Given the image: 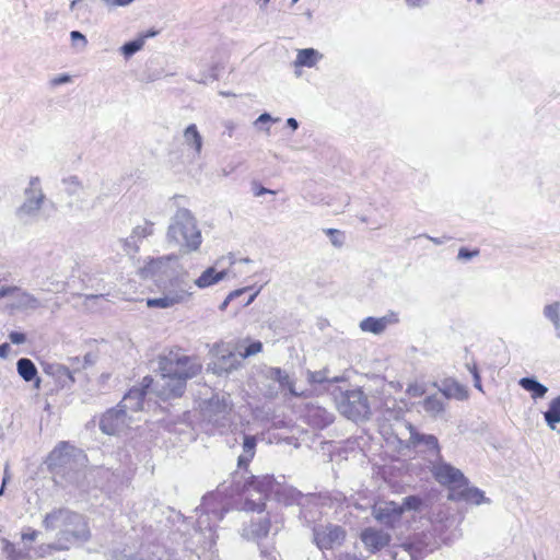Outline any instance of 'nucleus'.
<instances>
[{
  "label": "nucleus",
  "instance_id": "1",
  "mask_svg": "<svg viewBox=\"0 0 560 560\" xmlns=\"http://www.w3.org/2000/svg\"><path fill=\"white\" fill-rule=\"evenodd\" d=\"M202 365L195 355L185 354L179 348L171 349L160 357L159 370L165 380L160 395L163 399L180 397L188 380L201 372Z\"/></svg>",
  "mask_w": 560,
  "mask_h": 560
},
{
  "label": "nucleus",
  "instance_id": "2",
  "mask_svg": "<svg viewBox=\"0 0 560 560\" xmlns=\"http://www.w3.org/2000/svg\"><path fill=\"white\" fill-rule=\"evenodd\" d=\"M43 527L46 530H56V541L42 546L40 549L52 551L69 550L74 540L88 541L90 539V529L84 517L68 509H55L47 513L43 520Z\"/></svg>",
  "mask_w": 560,
  "mask_h": 560
},
{
  "label": "nucleus",
  "instance_id": "3",
  "mask_svg": "<svg viewBox=\"0 0 560 560\" xmlns=\"http://www.w3.org/2000/svg\"><path fill=\"white\" fill-rule=\"evenodd\" d=\"M431 472L440 485L448 489L450 500L474 502L477 504L482 502L483 493L477 488L468 487V480L459 469L440 462L432 466Z\"/></svg>",
  "mask_w": 560,
  "mask_h": 560
},
{
  "label": "nucleus",
  "instance_id": "4",
  "mask_svg": "<svg viewBox=\"0 0 560 560\" xmlns=\"http://www.w3.org/2000/svg\"><path fill=\"white\" fill-rule=\"evenodd\" d=\"M24 200L16 208L15 218L23 224H32L39 218V212L46 201V195L42 187V179L32 176L23 190Z\"/></svg>",
  "mask_w": 560,
  "mask_h": 560
},
{
  "label": "nucleus",
  "instance_id": "5",
  "mask_svg": "<svg viewBox=\"0 0 560 560\" xmlns=\"http://www.w3.org/2000/svg\"><path fill=\"white\" fill-rule=\"evenodd\" d=\"M168 237L180 245L185 253L197 250L201 244V233L195 219L186 213L170 226Z\"/></svg>",
  "mask_w": 560,
  "mask_h": 560
},
{
  "label": "nucleus",
  "instance_id": "6",
  "mask_svg": "<svg viewBox=\"0 0 560 560\" xmlns=\"http://www.w3.org/2000/svg\"><path fill=\"white\" fill-rule=\"evenodd\" d=\"M63 191L69 198L68 208L72 211H85L89 207V199L92 190V180L84 183L77 175L62 179Z\"/></svg>",
  "mask_w": 560,
  "mask_h": 560
},
{
  "label": "nucleus",
  "instance_id": "7",
  "mask_svg": "<svg viewBox=\"0 0 560 560\" xmlns=\"http://www.w3.org/2000/svg\"><path fill=\"white\" fill-rule=\"evenodd\" d=\"M137 422L132 415H125L117 407L106 411L100 421V429L108 435H118L125 433Z\"/></svg>",
  "mask_w": 560,
  "mask_h": 560
},
{
  "label": "nucleus",
  "instance_id": "8",
  "mask_svg": "<svg viewBox=\"0 0 560 560\" xmlns=\"http://www.w3.org/2000/svg\"><path fill=\"white\" fill-rule=\"evenodd\" d=\"M177 261L176 255H168L164 257H158L150 259L142 268V273L145 278H152L153 280L167 278L175 272L174 264Z\"/></svg>",
  "mask_w": 560,
  "mask_h": 560
},
{
  "label": "nucleus",
  "instance_id": "9",
  "mask_svg": "<svg viewBox=\"0 0 560 560\" xmlns=\"http://www.w3.org/2000/svg\"><path fill=\"white\" fill-rule=\"evenodd\" d=\"M374 518L388 528H395L401 521L404 506L397 502L386 501L373 508Z\"/></svg>",
  "mask_w": 560,
  "mask_h": 560
},
{
  "label": "nucleus",
  "instance_id": "10",
  "mask_svg": "<svg viewBox=\"0 0 560 560\" xmlns=\"http://www.w3.org/2000/svg\"><path fill=\"white\" fill-rule=\"evenodd\" d=\"M346 538V530L338 525H326L315 530V541L320 549L340 546Z\"/></svg>",
  "mask_w": 560,
  "mask_h": 560
},
{
  "label": "nucleus",
  "instance_id": "11",
  "mask_svg": "<svg viewBox=\"0 0 560 560\" xmlns=\"http://www.w3.org/2000/svg\"><path fill=\"white\" fill-rule=\"evenodd\" d=\"M360 539L369 552L376 553L389 545L392 537L382 529L366 527L361 532Z\"/></svg>",
  "mask_w": 560,
  "mask_h": 560
},
{
  "label": "nucleus",
  "instance_id": "12",
  "mask_svg": "<svg viewBox=\"0 0 560 560\" xmlns=\"http://www.w3.org/2000/svg\"><path fill=\"white\" fill-rule=\"evenodd\" d=\"M189 293L184 289H170L166 294L161 298L148 299V307L168 308L182 303Z\"/></svg>",
  "mask_w": 560,
  "mask_h": 560
},
{
  "label": "nucleus",
  "instance_id": "13",
  "mask_svg": "<svg viewBox=\"0 0 560 560\" xmlns=\"http://www.w3.org/2000/svg\"><path fill=\"white\" fill-rule=\"evenodd\" d=\"M397 322L398 319L394 314L383 317L370 316L361 320L360 328L362 331L380 335L384 332L389 325L395 324Z\"/></svg>",
  "mask_w": 560,
  "mask_h": 560
},
{
  "label": "nucleus",
  "instance_id": "14",
  "mask_svg": "<svg viewBox=\"0 0 560 560\" xmlns=\"http://www.w3.org/2000/svg\"><path fill=\"white\" fill-rule=\"evenodd\" d=\"M273 487V478L271 476H250L243 483L241 491H255L259 494L267 495Z\"/></svg>",
  "mask_w": 560,
  "mask_h": 560
},
{
  "label": "nucleus",
  "instance_id": "15",
  "mask_svg": "<svg viewBox=\"0 0 560 560\" xmlns=\"http://www.w3.org/2000/svg\"><path fill=\"white\" fill-rule=\"evenodd\" d=\"M73 447L67 442H60L49 454V466L62 468L70 464Z\"/></svg>",
  "mask_w": 560,
  "mask_h": 560
},
{
  "label": "nucleus",
  "instance_id": "16",
  "mask_svg": "<svg viewBox=\"0 0 560 560\" xmlns=\"http://www.w3.org/2000/svg\"><path fill=\"white\" fill-rule=\"evenodd\" d=\"M441 396L445 399L466 400L469 396L468 389L455 380H445L440 388Z\"/></svg>",
  "mask_w": 560,
  "mask_h": 560
},
{
  "label": "nucleus",
  "instance_id": "17",
  "mask_svg": "<svg viewBox=\"0 0 560 560\" xmlns=\"http://www.w3.org/2000/svg\"><path fill=\"white\" fill-rule=\"evenodd\" d=\"M117 408L125 415H132L133 418L138 419L137 415L140 411V388H131L122 397Z\"/></svg>",
  "mask_w": 560,
  "mask_h": 560
},
{
  "label": "nucleus",
  "instance_id": "18",
  "mask_svg": "<svg viewBox=\"0 0 560 560\" xmlns=\"http://www.w3.org/2000/svg\"><path fill=\"white\" fill-rule=\"evenodd\" d=\"M184 144L192 153L194 156H199L202 151V137L195 124L186 127L183 133Z\"/></svg>",
  "mask_w": 560,
  "mask_h": 560
},
{
  "label": "nucleus",
  "instance_id": "19",
  "mask_svg": "<svg viewBox=\"0 0 560 560\" xmlns=\"http://www.w3.org/2000/svg\"><path fill=\"white\" fill-rule=\"evenodd\" d=\"M14 302L12 303V307L18 310H37L43 306L40 301L34 296L33 294L21 291L18 289V291L14 292Z\"/></svg>",
  "mask_w": 560,
  "mask_h": 560
},
{
  "label": "nucleus",
  "instance_id": "20",
  "mask_svg": "<svg viewBox=\"0 0 560 560\" xmlns=\"http://www.w3.org/2000/svg\"><path fill=\"white\" fill-rule=\"evenodd\" d=\"M256 438L252 435H246L244 438L243 450L244 454H242L237 459V465L245 470L248 469L249 463L253 460L256 453Z\"/></svg>",
  "mask_w": 560,
  "mask_h": 560
},
{
  "label": "nucleus",
  "instance_id": "21",
  "mask_svg": "<svg viewBox=\"0 0 560 560\" xmlns=\"http://www.w3.org/2000/svg\"><path fill=\"white\" fill-rule=\"evenodd\" d=\"M225 276V271H217L213 267H209L195 280V284L200 289H205L218 283Z\"/></svg>",
  "mask_w": 560,
  "mask_h": 560
},
{
  "label": "nucleus",
  "instance_id": "22",
  "mask_svg": "<svg viewBox=\"0 0 560 560\" xmlns=\"http://www.w3.org/2000/svg\"><path fill=\"white\" fill-rule=\"evenodd\" d=\"M320 55L314 48H305L298 50L296 58L294 60V67H314L319 60Z\"/></svg>",
  "mask_w": 560,
  "mask_h": 560
},
{
  "label": "nucleus",
  "instance_id": "23",
  "mask_svg": "<svg viewBox=\"0 0 560 560\" xmlns=\"http://www.w3.org/2000/svg\"><path fill=\"white\" fill-rule=\"evenodd\" d=\"M518 383L525 390L530 393L534 399L542 398L548 390L545 385L530 377H523Z\"/></svg>",
  "mask_w": 560,
  "mask_h": 560
},
{
  "label": "nucleus",
  "instance_id": "24",
  "mask_svg": "<svg viewBox=\"0 0 560 560\" xmlns=\"http://www.w3.org/2000/svg\"><path fill=\"white\" fill-rule=\"evenodd\" d=\"M545 421L550 429L560 423V395L550 400L548 410L544 413Z\"/></svg>",
  "mask_w": 560,
  "mask_h": 560
},
{
  "label": "nucleus",
  "instance_id": "25",
  "mask_svg": "<svg viewBox=\"0 0 560 560\" xmlns=\"http://www.w3.org/2000/svg\"><path fill=\"white\" fill-rule=\"evenodd\" d=\"M16 369L20 376L26 381H33L37 375V369L32 360L27 358H22L16 362Z\"/></svg>",
  "mask_w": 560,
  "mask_h": 560
},
{
  "label": "nucleus",
  "instance_id": "26",
  "mask_svg": "<svg viewBox=\"0 0 560 560\" xmlns=\"http://www.w3.org/2000/svg\"><path fill=\"white\" fill-rule=\"evenodd\" d=\"M422 406L425 412L432 416H438L445 410L444 400L442 399V397H439L438 395L428 396L422 401Z\"/></svg>",
  "mask_w": 560,
  "mask_h": 560
},
{
  "label": "nucleus",
  "instance_id": "27",
  "mask_svg": "<svg viewBox=\"0 0 560 560\" xmlns=\"http://www.w3.org/2000/svg\"><path fill=\"white\" fill-rule=\"evenodd\" d=\"M268 377L277 382L282 388H288L292 390L293 382L291 381L289 374L280 368H270L268 371Z\"/></svg>",
  "mask_w": 560,
  "mask_h": 560
},
{
  "label": "nucleus",
  "instance_id": "28",
  "mask_svg": "<svg viewBox=\"0 0 560 560\" xmlns=\"http://www.w3.org/2000/svg\"><path fill=\"white\" fill-rule=\"evenodd\" d=\"M310 417L312 418L313 424L319 428H325L334 421V416L319 407L313 409Z\"/></svg>",
  "mask_w": 560,
  "mask_h": 560
},
{
  "label": "nucleus",
  "instance_id": "29",
  "mask_svg": "<svg viewBox=\"0 0 560 560\" xmlns=\"http://www.w3.org/2000/svg\"><path fill=\"white\" fill-rule=\"evenodd\" d=\"M105 303H108V300L104 294H92L84 295L83 306L91 312H95L98 310L105 308Z\"/></svg>",
  "mask_w": 560,
  "mask_h": 560
},
{
  "label": "nucleus",
  "instance_id": "30",
  "mask_svg": "<svg viewBox=\"0 0 560 560\" xmlns=\"http://www.w3.org/2000/svg\"><path fill=\"white\" fill-rule=\"evenodd\" d=\"M55 375L61 387H70L74 382V374L65 365H57Z\"/></svg>",
  "mask_w": 560,
  "mask_h": 560
},
{
  "label": "nucleus",
  "instance_id": "31",
  "mask_svg": "<svg viewBox=\"0 0 560 560\" xmlns=\"http://www.w3.org/2000/svg\"><path fill=\"white\" fill-rule=\"evenodd\" d=\"M138 242H139V236H138L136 230L132 232V234L130 236L120 241L122 250L125 252V254L127 256H129L131 258L136 257V255L138 254V249H139Z\"/></svg>",
  "mask_w": 560,
  "mask_h": 560
},
{
  "label": "nucleus",
  "instance_id": "32",
  "mask_svg": "<svg viewBox=\"0 0 560 560\" xmlns=\"http://www.w3.org/2000/svg\"><path fill=\"white\" fill-rule=\"evenodd\" d=\"M412 440L415 443H423L425 444L434 454L440 455V445L439 441L434 435H412Z\"/></svg>",
  "mask_w": 560,
  "mask_h": 560
},
{
  "label": "nucleus",
  "instance_id": "33",
  "mask_svg": "<svg viewBox=\"0 0 560 560\" xmlns=\"http://www.w3.org/2000/svg\"><path fill=\"white\" fill-rule=\"evenodd\" d=\"M1 541L3 544L2 551L9 560H21L24 558V553L21 550H18L8 539L2 538Z\"/></svg>",
  "mask_w": 560,
  "mask_h": 560
},
{
  "label": "nucleus",
  "instance_id": "34",
  "mask_svg": "<svg viewBox=\"0 0 560 560\" xmlns=\"http://www.w3.org/2000/svg\"><path fill=\"white\" fill-rule=\"evenodd\" d=\"M120 52L125 57V59H129L135 54L140 51V37L135 38L131 42L126 43L120 47Z\"/></svg>",
  "mask_w": 560,
  "mask_h": 560
},
{
  "label": "nucleus",
  "instance_id": "35",
  "mask_svg": "<svg viewBox=\"0 0 560 560\" xmlns=\"http://www.w3.org/2000/svg\"><path fill=\"white\" fill-rule=\"evenodd\" d=\"M427 387L423 383L413 382L409 384L406 388V394L410 398H418L425 394Z\"/></svg>",
  "mask_w": 560,
  "mask_h": 560
},
{
  "label": "nucleus",
  "instance_id": "36",
  "mask_svg": "<svg viewBox=\"0 0 560 560\" xmlns=\"http://www.w3.org/2000/svg\"><path fill=\"white\" fill-rule=\"evenodd\" d=\"M326 235L329 237L330 242L336 247H341L345 243V235L340 230L337 229H326Z\"/></svg>",
  "mask_w": 560,
  "mask_h": 560
},
{
  "label": "nucleus",
  "instance_id": "37",
  "mask_svg": "<svg viewBox=\"0 0 560 560\" xmlns=\"http://www.w3.org/2000/svg\"><path fill=\"white\" fill-rule=\"evenodd\" d=\"M544 313L555 324H558L560 322V304L559 303L548 304L545 307Z\"/></svg>",
  "mask_w": 560,
  "mask_h": 560
},
{
  "label": "nucleus",
  "instance_id": "38",
  "mask_svg": "<svg viewBox=\"0 0 560 560\" xmlns=\"http://www.w3.org/2000/svg\"><path fill=\"white\" fill-rule=\"evenodd\" d=\"M421 505H422V500H421V498H419L417 495L406 497L402 501V504H400V506H404V511L405 510L417 511L421 508Z\"/></svg>",
  "mask_w": 560,
  "mask_h": 560
},
{
  "label": "nucleus",
  "instance_id": "39",
  "mask_svg": "<svg viewBox=\"0 0 560 560\" xmlns=\"http://www.w3.org/2000/svg\"><path fill=\"white\" fill-rule=\"evenodd\" d=\"M262 350V343L260 341L250 342L244 351L240 352L241 358L246 359L248 357L255 355Z\"/></svg>",
  "mask_w": 560,
  "mask_h": 560
},
{
  "label": "nucleus",
  "instance_id": "40",
  "mask_svg": "<svg viewBox=\"0 0 560 560\" xmlns=\"http://www.w3.org/2000/svg\"><path fill=\"white\" fill-rule=\"evenodd\" d=\"M70 38H71L72 46L79 47L80 50L85 49V47L88 45V39H86L85 35H83L81 32L72 31L70 33Z\"/></svg>",
  "mask_w": 560,
  "mask_h": 560
},
{
  "label": "nucleus",
  "instance_id": "41",
  "mask_svg": "<svg viewBox=\"0 0 560 560\" xmlns=\"http://www.w3.org/2000/svg\"><path fill=\"white\" fill-rule=\"evenodd\" d=\"M211 513L214 514V518L217 522L221 521L224 516L223 511L214 513L213 511H209L205 506H202V510L198 516V523L203 524L205 522L209 521L211 518Z\"/></svg>",
  "mask_w": 560,
  "mask_h": 560
},
{
  "label": "nucleus",
  "instance_id": "42",
  "mask_svg": "<svg viewBox=\"0 0 560 560\" xmlns=\"http://www.w3.org/2000/svg\"><path fill=\"white\" fill-rule=\"evenodd\" d=\"M479 249L478 248H475V249H469V248H466V247H462L459 248L458 250V259H462V260H468V259H471L476 256L479 255Z\"/></svg>",
  "mask_w": 560,
  "mask_h": 560
},
{
  "label": "nucleus",
  "instance_id": "43",
  "mask_svg": "<svg viewBox=\"0 0 560 560\" xmlns=\"http://www.w3.org/2000/svg\"><path fill=\"white\" fill-rule=\"evenodd\" d=\"M71 82V77L69 74H60L50 80L51 86H58L61 84H67Z\"/></svg>",
  "mask_w": 560,
  "mask_h": 560
},
{
  "label": "nucleus",
  "instance_id": "44",
  "mask_svg": "<svg viewBox=\"0 0 560 560\" xmlns=\"http://www.w3.org/2000/svg\"><path fill=\"white\" fill-rule=\"evenodd\" d=\"M9 339L12 343L14 345H21V343H24L25 340H26V337L24 334L22 332H18V331H12L10 332L9 335Z\"/></svg>",
  "mask_w": 560,
  "mask_h": 560
},
{
  "label": "nucleus",
  "instance_id": "45",
  "mask_svg": "<svg viewBox=\"0 0 560 560\" xmlns=\"http://www.w3.org/2000/svg\"><path fill=\"white\" fill-rule=\"evenodd\" d=\"M253 190H254V195L256 197L262 196L265 194H272V195L276 194L275 190L267 189V188L262 187L260 184H257V183L254 184Z\"/></svg>",
  "mask_w": 560,
  "mask_h": 560
},
{
  "label": "nucleus",
  "instance_id": "46",
  "mask_svg": "<svg viewBox=\"0 0 560 560\" xmlns=\"http://www.w3.org/2000/svg\"><path fill=\"white\" fill-rule=\"evenodd\" d=\"M469 371L471 372V374L474 376L476 388H478L479 390H482L481 377H480L477 366L474 364L472 366L469 368Z\"/></svg>",
  "mask_w": 560,
  "mask_h": 560
},
{
  "label": "nucleus",
  "instance_id": "47",
  "mask_svg": "<svg viewBox=\"0 0 560 560\" xmlns=\"http://www.w3.org/2000/svg\"><path fill=\"white\" fill-rule=\"evenodd\" d=\"M18 291V288L15 287H5L0 290V299L5 296H11L14 294V292Z\"/></svg>",
  "mask_w": 560,
  "mask_h": 560
},
{
  "label": "nucleus",
  "instance_id": "48",
  "mask_svg": "<svg viewBox=\"0 0 560 560\" xmlns=\"http://www.w3.org/2000/svg\"><path fill=\"white\" fill-rule=\"evenodd\" d=\"M38 537V532L33 529V530H30L28 533H23L22 534V539L23 540H35L36 538Z\"/></svg>",
  "mask_w": 560,
  "mask_h": 560
},
{
  "label": "nucleus",
  "instance_id": "49",
  "mask_svg": "<svg viewBox=\"0 0 560 560\" xmlns=\"http://www.w3.org/2000/svg\"><path fill=\"white\" fill-rule=\"evenodd\" d=\"M153 234V223H147L145 226H142V236H148Z\"/></svg>",
  "mask_w": 560,
  "mask_h": 560
},
{
  "label": "nucleus",
  "instance_id": "50",
  "mask_svg": "<svg viewBox=\"0 0 560 560\" xmlns=\"http://www.w3.org/2000/svg\"><path fill=\"white\" fill-rule=\"evenodd\" d=\"M10 351L9 343L0 345V358H5Z\"/></svg>",
  "mask_w": 560,
  "mask_h": 560
},
{
  "label": "nucleus",
  "instance_id": "51",
  "mask_svg": "<svg viewBox=\"0 0 560 560\" xmlns=\"http://www.w3.org/2000/svg\"><path fill=\"white\" fill-rule=\"evenodd\" d=\"M244 292H245V290H244V289H243V290H235V291H233V292H232V293H230V295L228 296L226 302H228V301H231V300H233V299H235L236 296H238V295L243 294Z\"/></svg>",
  "mask_w": 560,
  "mask_h": 560
},
{
  "label": "nucleus",
  "instance_id": "52",
  "mask_svg": "<svg viewBox=\"0 0 560 560\" xmlns=\"http://www.w3.org/2000/svg\"><path fill=\"white\" fill-rule=\"evenodd\" d=\"M133 0H113V5L124 7L132 2Z\"/></svg>",
  "mask_w": 560,
  "mask_h": 560
},
{
  "label": "nucleus",
  "instance_id": "53",
  "mask_svg": "<svg viewBox=\"0 0 560 560\" xmlns=\"http://www.w3.org/2000/svg\"><path fill=\"white\" fill-rule=\"evenodd\" d=\"M287 124H288V125H289L293 130H295V129L298 128V121H296V119H294V118H289V119L287 120Z\"/></svg>",
  "mask_w": 560,
  "mask_h": 560
},
{
  "label": "nucleus",
  "instance_id": "54",
  "mask_svg": "<svg viewBox=\"0 0 560 560\" xmlns=\"http://www.w3.org/2000/svg\"><path fill=\"white\" fill-rule=\"evenodd\" d=\"M10 479V475H9V468H8V465L5 466L4 468V477H3V480H2V486H5L7 482L9 481Z\"/></svg>",
  "mask_w": 560,
  "mask_h": 560
},
{
  "label": "nucleus",
  "instance_id": "55",
  "mask_svg": "<svg viewBox=\"0 0 560 560\" xmlns=\"http://www.w3.org/2000/svg\"><path fill=\"white\" fill-rule=\"evenodd\" d=\"M409 5L419 7L423 0H406Z\"/></svg>",
  "mask_w": 560,
  "mask_h": 560
},
{
  "label": "nucleus",
  "instance_id": "56",
  "mask_svg": "<svg viewBox=\"0 0 560 560\" xmlns=\"http://www.w3.org/2000/svg\"><path fill=\"white\" fill-rule=\"evenodd\" d=\"M151 383H152V378H150V377H144V378L142 380V385H143L144 387H149Z\"/></svg>",
  "mask_w": 560,
  "mask_h": 560
},
{
  "label": "nucleus",
  "instance_id": "57",
  "mask_svg": "<svg viewBox=\"0 0 560 560\" xmlns=\"http://www.w3.org/2000/svg\"><path fill=\"white\" fill-rule=\"evenodd\" d=\"M219 369H220V370H224L225 372H229V371H231V370L235 369V365H234V364H231V365H229L228 368H223L221 364H219Z\"/></svg>",
  "mask_w": 560,
  "mask_h": 560
},
{
  "label": "nucleus",
  "instance_id": "58",
  "mask_svg": "<svg viewBox=\"0 0 560 560\" xmlns=\"http://www.w3.org/2000/svg\"><path fill=\"white\" fill-rule=\"evenodd\" d=\"M79 2H81V0H72L71 4H70V9L73 10Z\"/></svg>",
  "mask_w": 560,
  "mask_h": 560
},
{
  "label": "nucleus",
  "instance_id": "59",
  "mask_svg": "<svg viewBox=\"0 0 560 560\" xmlns=\"http://www.w3.org/2000/svg\"><path fill=\"white\" fill-rule=\"evenodd\" d=\"M269 118H270V117H269V115H268V114H262V115H260V116H259V120H261V121H262V120H268Z\"/></svg>",
  "mask_w": 560,
  "mask_h": 560
},
{
  "label": "nucleus",
  "instance_id": "60",
  "mask_svg": "<svg viewBox=\"0 0 560 560\" xmlns=\"http://www.w3.org/2000/svg\"><path fill=\"white\" fill-rule=\"evenodd\" d=\"M255 296H256V293L250 294V296L248 298L246 304H249L255 299Z\"/></svg>",
  "mask_w": 560,
  "mask_h": 560
},
{
  "label": "nucleus",
  "instance_id": "61",
  "mask_svg": "<svg viewBox=\"0 0 560 560\" xmlns=\"http://www.w3.org/2000/svg\"><path fill=\"white\" fill-rule=\"evenodd\" d=\"M155 33H147V34H142V39L145 38V37H150V36H153Z\"/></svg>",
  "mask_w": 560,
  "mask_h": 560
},
{
  "label": "nucleus",
  "instance_id": "62",
  "mask_svg": "<svg viewBox=\"0 0 560 560\" xmlns=\"http://www.w3.org/2000/svg\"><path fill=\"white\" fill-rule=\"evenodd\" d=\"M168 282H170V287H174L177 283V281H173V280H170Z\"/></svg>",
  "mask_w": 560,
  "mask_h": 560
},
{
  "label": "nucleus",
  "instance_id": "63",
  "mask_svg": "<svg viewBox=\"0 0 560 560\" xmlns=\"http://www.w3.org/2000/svg\"><path fill=\"white\" fill-rule=\"evenodd\" d=\"M106 4L113 5V0H103Z\"/></svg>",
  "mask_w": 560,
  "mask_h": 560
},
{
  "label": "nucleus",
  "instance_id": "64",
  "mask_svg": "<svg viewBox=\"0 0 560 560\" xmlns=\"http://www.w3.org/2000/svg\"><path fill=\"white\" fill-rule=\"evenodd\" d=\"M4 487H5V486H1V488H0V497L3 494Z\"/></svg>",
  "mask_w": 560,
  "mask_h": 560
}]
</instances>
